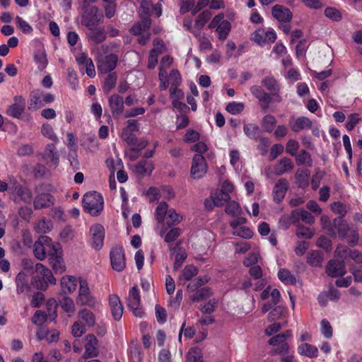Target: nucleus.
Returning <instances> with one entry per match:
<instances>
[{
  "mask_svg": "<svg viewBox=\"0 0 362 362\" xmlns=\"http://www.w3.org/2000/svg\"><path fill=\"white\" fill-rule=\"evenodd\" d=\"M231 30V24L228 21H222L221 24L216 29L218 33V37L221 40H225Z\"/></svg>",
  "mask_w": 362,
  "mask_h": 362,
  "instance_id": "a19ab883",
  "label": "nucleus"
},
{
  "mask_svg": "<svg viewBox=\"0 0 362 362\" xmlns=\"http://www.w3.org/2000/svg\"><path fill=\"white\" fill-rule=\"evenodd\" d=\"M85 357L97 356L99 351L98 339L93 334H88L85 338Z\"/></svg>",
  "mask_w": 362,
  "mask_h": 362,
  "instance_id": "c85d7f7f",
  "label": "nucleus"
},
{
  "mask_svg": "<svg viewBox=\"0 0 362 362\" xmlns=\"http://www.w3.org/2000/svg\"><path fill=\"white\" fill-rule=\"evenodd\" d=\"M262 84L266 88L274 98V102L280 103L282 100L281 96L279 94L280 85L278 81L272 76H265L262 80Z\"/></svg>",
  "mask_w": 362,
  "mask_h": 362,
  "instance_id": "f3484780",
  "label": "nucleus"
},
{
  "mask_svg": "<svg viewBox=\"0 0 362 362\" xmlns=\"http://www.w3.org/2000/svg\"><path fill=\"white\" fill-rule=\"evenodd\" d=\"M34 61L40 71H42L47 66V59L44 52L38 51L35 52L34 55Z\"/></svg>",
  "mask_w": 362,
  "mask_h": 362,
  "instance_id": "5fc2aeb1",
  "label": "nucleus"
},
{
  "mask_svg": "<svg viewBox=\"0 0 362 362\" xmlns=\"http://www.w3.org/2000/svg\"><path fill=\"white\" fill-rule=\"evenodd\" d=\"M298 352L300 355L314 358L317 356L318 351L316 346L308 343H303L298 346Z\"/></svg>",
  "mask_w": 362,
  "mask_h": 362,
  "instance_id": "f704fd0d",
  "label": "nucleus"
},
{
  "mask_svg": "<svg viewBox=\"0 0 362 362\" xmlns=\"http://www.w3.org/2000/svg\"><path fill=\"white\" fill-rule=\"evenodd\" d=\"M291 337V332L290 330H286V332L276 334V336L272 337L269 340V344L272 346H278L281 345L283 343L286 341V339Z\"/></svg>",
  "mask_w": 362,
  "mask_h": 362,
  "instance_id": "a18cd8bd",
  "label": "nucleus"
},
{
  "mask_svg": "<svg viewBox=\"0 0 362 362\" xmlns=\"http://www.w3.org/2000/svg\"><path fill=\"white\" fill-rule=\"evenodd\" d=\"M212 13L209 10H204L198 15L195 21L194 25L198 28H203L205 24L211 19Z\"/></svg>",
  "mask_w": 362,
  "mask_h": 362,
  "instance_id": "8fccbe9b",
  "label": "nucleus"
},
{
  "mask_svg": "<svg viewBox=\"0 0 362 362\" xmlns=\"http://www.w3.org/2000/svg\"><path fill=\"white\" fill-rule=\"evenodd\" d=\"M344 262L343 261L330 260L326 266V273L332 277L342 276L346 274Z\"/></svg>",
  "mask_w": 362,
  "mask_h": 362,
  "instance_id": "4be33fe9",
  "label": "nucleus"
},
{
  "mask_svg": "<svg viewBox=\"0 0 362 362\" xmlns=\"http://www.w3.org/2000/svg\"><path fill=\"white\" fill-rule=\"evenodd\" d=\"M59 249V245L52 246L53 252L49 253V261L54 272L61 274L65 271L66 267L62 257L58 255Z\"/></svg>",
  "mask_w": 362,
  "mask_h": 362,
  "instance_id": "aec40b11",
  "label": "nucleus"
},
{
  "mask_svg": "<svg viewBox=\"0 0 362 362\" xmlns=\"http://www.w3.org/2000/svg\"><path fill=\"white\" fill-rule=\"evenodd\" d=\"M167 218H168L167 223L169 226H173V225H176V224L179 223L180 222H181V221L182 219V216L180 214L176 213L175 209H170L168 210Z\"/></svg>",
  "mask_w": 362,
  "mask_h": 362,
  "instance_id": "338daca9",
  "label": "nucleus"
},
{
  "mask_svg": "<svg viewBox=\"0 0 362 362\" xmlns=\"http://www.w3.org/2000/svg\"><path fill=\"white\" fill-rule=\"evenodd\" d=\"M15 20L17 26L23 33L30 34L33 32V29L31 25L23 18L20 16H16Z\"/></svg>",
  "mask_w": 362,
  "mask_h": 362,
  "instance_id": "0e129e2a",
  "label": "nucleus"
},
{
  "mask_svg": "<svg viewBox=\"0 0 362 362\" xmlns=\"http://www.w3.org/2000/svg\"><path fill=\"white\" fill-rule=\"evenodd\" d=\"M250 39L258 45L263 47L267 43L274 42L276 39V34L271 28L267 30L264 28H259L252 33Z\"/></svg>",
  "mask_w": 362,
  "mask_h": 362,
  "instance_id": "1a4fd4ad",
  "label": "nucleus"
},
{
  "mask_svg": "<svg viewBox=\"0 0 362 362\" xmlns=\"http://www.w3.org/2000/svg\"><path fill=\"white\" fill-rule=\"evenodd\" d=\"M82 9L83 11L82 23L87 28L98 25L103 18V14L99 12L96 6H90V8Z\"/></svg>",
  "mask_w": 362,
  "mask_h": 362,
  "instance_id": "9d476101",
  "label": "nucleus"
},
{
  "mask_svg": "<svg viewBox=\"0 0 362 362\" xmlns=\"http://www.w3.org/2000/svg\"><path fill=\"white\" fill-rule=\"evenodd\" d=\"M91 236V245L96 250H99L103 246L105 238V228L100 224H95L90 228Z\"/></svg>",
  "mask_w": 362,
  "mask_h": 362,
  "instance_id": "dca6fc26",
  "label": "nucleus"
},
{
  "mask_svg": "<svg viewBox=\"0 0 362 362\" xmlns=\"http://www.w3.org/2000/svg\"><path fill=\"white\" fill-rule=\"evenodd\" d=\"M225 211L228 214L236 216L241 214V208L238 202L233 201L228 203Z\"/></svg>",
  "mask_w": 362,
  "mask_h": 362,
  "instance_id": "680f3d73",
  "label": "nucleus"
},
{
  "mask_svg": "<svg viewBox=\"0 0 362 362\" xmlns=\"http://www.w3.org/2000/svg\"><path fill=\"white\" fill-rule=\"evenodd\" d=\"M288 183L286 179L281 178L279 179L273 188V199L274 201L276 203L281 202L288 190Z\"/></svg>",
  "mask_w": 362,
  "mask_h": 362,
  "instance_id": "a878e982",
  "label": "nucleus"
},
{
  "mask_svg": "<svg viewBox=\"0 0 362 362\" xmlns=\"http://www.w3.org/2000/svg\"><path fill=\"white\" fill-rule=\"evenodd\" d=\"M244 133L252 139H257L259 136V128L254 124H247L243 127Z\"/></svg>",
  "mask_w": 362,
  "mask_h": 362,
  "instance_id": "09e8293b",
  "label": "nucleus"
},
{
  "mask_svg": "<svg viewBox=\"0 0 362 362\" xmlns=\"http://www.w3.org/2000/svg\"><path fill=\"white\" fill-rule=\"evenodd\" d=\"M82 204L86 212L98 216L103 209V198L97 192H89L83 195Z\"/></svg>",
  "mask_w": 362,
  "mask_h": 362,
  "instance_id": "f03ea898",
  "label": "nucleus"
},
{
  "mask_svg": "<svg viewBox=\"0 0 362 362\" xmlns=\"http://www.w3.org/2000/svg\"><path fill=\"white\" fill-rule=\"evenodd\" d=\"M278 277L285 284H294L296 283V278L288 270L285 269H281L279 271Z\"/></svg>",
  "mask_w": 362,
  "mask_h": 362,
  "instance_id": "603ef678",
  "label": "nucleus"
},
{
  "mask_svg": "<svg viewBox=\"0 0 362 362\" xmlns=\"http://www.w3.org/2000/svg\"><path fill=\"white\" fill-rule=\"evenodd\" d=\"M44 158L50 168H56L59 162V154L54 144L47 145L45 151Z\"/></svg>",
  "mask_w": 362,
  "mask_h": 362,
  "instance_id": "cd10ccee",
  "label": "nucleus"
},
{
  "mask_svg": "<svg viewBox=\"0 0 362 362\" xmlns=\"http://www.w3.org/2000/svg\"><path fill=\"white\" fill-rule=\"evenodd\" d=\"M47 191H48L47 185H41L36 188L37 195L33 202L35 209L48 208L54 204L53 197Z\"/></svg>",
  "mask_w": 362,
  "mask_h": 362,
  "instance_id": "0eeeda50",
  "label": "nucleus"
},
{
  "mask_svg": "<svg viewBox=\"0 0 362 362\" xmlns=\"http://www.w3.org/2000/svg\"><path fill=\"white\" fill-rule=\"evenodd\" d=\"M250 92L252 95L258 100L260 107L266 110L268 108L269 105L274 102V98L269 93H267L262 86L258 85H253L250 87Z\"/></svg>",
  "mask_w": 362,
  "mask_h": 362,
  "instance_id": "ddd939ff",
  "label": "nucleus"
},
{
  "mask_svg": "<svg viewBox=\"0 0 362 362\" xmlns=\"http://www.w3.org/2000/svg\"><path fill=\"white\" fill-rule=\"evenodd\" d=\"M186 362H205L202 350L197 347L191 348L186 355Z\"/></svg>",
  "mask_w": 362,
  "mask_h": 362,
  "instance_id": "58836bf2",
  "label": "nucleus"
},
{
  "mask_svg": "<svg viewBox=\"0 0 362 362\" xmlns=\"http://www.w3.org/2000/svg\"><path fill=\"white\" fill-rule=\"evenodd\" d=\"M117 62L118 57L115 54L100 56L98 62V69L101 73H110L116 68Z\"/></svg>",
  "mask_w": 362,
  "mask_h": 362,
  "instance_id": "f8f14e48",
  "label": "nucleus"
},
{
  "mask_svg": "<svg viewBox=\"0 0 362 362\" xmlns=\"http://www.w3.org/2000/svg\"><path fill=\"white\" fill-rule=\"evenodd\" d=\"M41 133L45 137H47L54 142L58 141V138L50 124L47 123L43 124L41 128Z\"/></svg>",
  "mask_w": 362,
  "mask_h": 362,
  "instance_id": "13d9d810",
  "label": "nucleus"
},
{
  "mask_svg": "<svg viewBox=\"0 0 362 362\" xmlns=\"http://www.w3.org/2000/svg\"><path fill=\"white\" fill-rule=\"evenodd\" d=\"M59 305L62 308L68 313H74L75 311V304L74 300L67 296L63 297L59 300Z\"/></svg>",
  "mask_w": 362,
  "mask_h": 362,
  "instance_id": "864d4df0",
  "label": "nucleus"
},
{
  "mask_svg": "<svg viewBox=\"0 0 362 362\" xmlns=\"http://www.w3.org/2000/svg\"><path fill=\"white\" fill-rule=\"evenodd\" d=\"M108 105L114 117L121 115L124 112L123 98L117 94H113L108 98Z\"/></svg>",
  "mask_w": 362,
  "mask_h": 362,
  "instance_id": "5701e85b",
  "label": "nucleus"
},
{
  "mask_svg": "<svg viewBox=\"0 0 362 362\" xmlns=\"http://www.w3.org/2000/svg\"><path fill=\"white\" fill-rule=\"evenodd\" d=\"M244 104L240 102H232L227 105L226 110L232 115L240 113L244 109Z\"/></svg>",
  "mask_w": 362,
  "mask_h": 362,
  "instance_id": "69168bd1",
  "label": "nucleus"
},
{
  "mask_svg": "<svg viewBox=\"0 0 362 362\" xmlns=\"http://www.w3.org/2000/svg\"><path fill=\"white\" fill-rule=\"evenodd\" d=\"M272 15L274 18L281 22L290 21L293 16L288 8L281 5H275L272 8Z\"/></svg>",
  "mask_w": 362,
  "mask_h": 362,
  "instance_id": "2f4dec72",
  "label": "nucleus"
},
{
  "mask_svg": "<svg viewBox=\"0 0 362 362\" xmlns=\"http://www.w3.org/2000/svg\"><path fill=\"white\" fill-rule=\"evenodd\" d=\"M209 280V278L207 276H199L187 286V289L189 291L194 292L199 287L206 284Z\"/></svg>",
  "mask_w": 362,
  "mask_h": 362,
  "instance_id": "e2e57ef3",
  "label": "nucleus"
},
{
  "mask_svg": "<svg viewBox=\"0 0 362 362\" xmlns=\"http://www.w3.org/2000/svg\"><path fill=\"white\" fill-rule=\"evenodd\" d=\"M35 228L37 233H47L52 230V223L50 221L42 219L37 223Z\"/></svg>",
  "mask_w": 362,
  "mask_h": 362,
  "instance_id": "4d7b16f0",
  "label": "nucleus"
},
{
  "mask_svg": "<svg viewBox=\"0 0 362 362\" xmlns=\"http://www.w3.org/2000/svg\"><path fill=\"white\" fill-rule=\"evenodd\" d=\"M301 209L293 210L290 215H283L279 219L280 226L286 230L291 224H296L300 220Z\"/></svg>",
  "mask_w": 362,
  "mask_h": 362,
  "instance_id": "c756f323",
  "label": "nucleus"
},
{
  "mask_svg": "<svg viewBox=\"0 0 362 362\" xmlns=\"http://www.w3.org/2000/svg\"><path fill=\"white\" fill-rule=\"evenodd\" d=\"M326 17L334 21H339L341 19V13L339 10L333 7H327L325 10Z\"/></svg>",
  "mask_w": 362,
  "mask_h": 362,
  "instance_id": "774afa93",
  "label": "nucleus"
},
{
  "mask_svg": "<svg viewBox=\"0 0 362 362\" xmlns=\"http://www.w3.org/2000/svg\"><path fill=\"white\" fill-rule=\"evenodd\" d=\"M51 239L47 236H41L38 240L35 243L33 246V252L35 256L40 260H43L46 257V254L49 248H52Z\"/></svg>",
  "mask_w": 362,
  "mask_h": 362,
  "instance_id": "4468645a",
  "label": "nucleus"
},
{
  "mask_svg": "<svg viewBox=\"0 0 362 362\" xmlns=\"http://www.w3.org/2000/svg\"><path fill=\"white\" fill-rule=\"evenodd\" d=\"M35 273L34 283L37 288L46 290L49 284H56V279L53 276L52 272L43 264L40 263L35 264Z\"/></svg>",
  "mask_w": 362,
  "mask_h": 362,
  "instance_id": "7ed1b4c3",
  "label": "nucleus"
},
{
  "mask_svg": "<svg viewBox=\"0 0 362 362\" xmlns=\"http://www.w3.org/2000/svg\"><path fill=\"white\" fill-rule=\"evenodd\" d=\"M153 169V163L146 160H141L134 168L135 173L142 176L150 175Z\"/></svg>",
  "mask_w": 362,
  "mask_h": 362,
  "instance_id": "72a5a7b5",
  "label": "nucleus"
},
{
  "mask_svg": "<svg viewBox=\"0 0 362 362\" xmlns=\"http://www.w3.org/2000/svg\"><path fill=\"white\" fill-rule=\"evenodd\" d=\"M293 168V164L290 158H283L275 165H269L264 168V174L267 178L274 176L281 175Z\"/></svg>",
  "mask_w": 362,
  "mask_h": 362,
  "instance_id": "39448f33",
  "label": "nucleus"
},
{
  "mask_svg": "<svg viewBox=\"0 0 362 362\" xmlns=\"http://www.w3.org/2000/svg\"><path fill=\"white\" fill-rule=\"evenodd\" d=\"M313 122L311 120L304 116L298 117L289 121V126L292 132L295 133L300 132L305 129L311 128Z\"/></svg>",
  "mask_w": 362,
  "mask_h": 362,
  "instance_id": "393cba45",
  "label": "nucleus"
},
{
  "mask_svg": "<svg viewBox=\"0 0 362 362\" xmlns=\"http://www.w3.org/2000/svg\"><path fill=\"white\" fill-rule=\"evenodd\" d=\"M109 305L113 318L119 321L123 315V306L119 297L116 294L109 296Z\"/></svg>",
  "mask_w": 362,
  "mask_h": 362,
  "instance_id": "b1692460",
  "label": "nucleus"
},
{
  "mask_svg": "<svg viewBox=\"0 0 362 362\" xmlns=\"http://www.w3.org/2000/svg\"><path fill=\"white\" fill-rule=\"evenodd\" d=\"M13 100L14 103L8 107L6 114L13 118H19L25 110V100L22 96H15Z\"/></svg>",
  "mask_w": 362,
  "mask_h": 362,
  "instance_id": "412c9836",
  "label": "nucleus"
},
{
  "mask_svg": "<svg viewBox=\"0 0 362 362\" xmlns=\"http://www.w3.org/2000/svg\"><path fill=\"white\" fill-rule=\"evenodd\" d=\"M75 59L80 66L86 67V73L89 77L93 78L95 76V70L93 62L86 53H78L75 55Z\"/></svg>",
  "mask_w": 362,
  "mask_h": 362,
  "instance_id": "6ab92c4d",
  "label": "nucleus"
},
{
  "mask_svg": "<svg viewBox=\"0 0 362 362\" xmlns=\"http://www.w3.org/2000/svg\"><path fill=\"white\" fill-rule=\"evenodd\" d=\"M351 228L341 218H334L328 233L331 235H338L341 239H345L346 235L349 233Z\"/></svg>",
  "mask_w": 362,
  "mask_h": 362,
  "instance_id": "a211bd4d",
  "label": "nucleus"
},
{
  "mask_svg": "<svg viewBox=\"0 0 362 362\" xmlns=\"http://www.w3.org/2000/svg\"><path fill=\"white\" fill-rule=\"evenodd\" d=\"M88 33L87 34L88 40L94 44H100L106 38V33L103 27L98 25L88 27Z\"/></svg>",
  "mask_w": 362,
  "mask_h": 362,
  "instance_id": "bb28decb",
  "label": "nucleus"
},
{
  "mask_svg": "<svg viewBox=\"0 0 362 362\" xmlns=\"http://www.w3.org/2000/svg\"><path fill=\"white\" fill-rule=\"evenodd\" d=\"M276 124V118L272 115H265L262 121V127L267 132H273L274 127Z\"/></svg>",
  "mask_w": 362,
  "mask_h": 362,
  "instance_id": "49530a36",
  "label": "nucleus"
},
{
  "mask_svg": "<svg viewBox=\"0 0 362 362\" xmlns=\"http://www.w3.org/2000/svg\"><path fill=\"white\" fill-rule=\"evenodd\" d=\"M296 235L299 238L310 239L314 235V231L303 225L297 224Z\"/></svg>",
  "mask_w": 362,
  "mask_h": 362,
  "instance_id": "3c124183",
  "label": "nucleus"
},
{
  "mask_svg": "<svg viewBox=\"0 0 362 362\" xmlns=\"http://www.w3.org/2000/svg\"><path fill=\"white\" fill-rule=\"evenodd\" d=\"M110 262L112 267L117 272H122L125 268L124 252L122 247H116L110 251Z\"/></svg>",
  "mask_w": 362,
  "mask_h": 362,
  "instance_id": "2eb2a0df",
  "label": "nucleus"
},
{
  "mask_svg": "<svg viewBox=\"0 0 362 362\" xmlns=\"http://www.w3.org/2000/svg\"><path fill=\"white\" fill-rule=\"evenodd\" d=\"M208 166L204 157L201 154H195L192 158L191 176L194 179L203 177L207 172Z\"/></svg>",
  "mask_w": 362,
  "mask_h": 362,
  "instance_id": "9b49d317",
  "label": "nucleus"
},
{
  "mask_svg": "<svg viewBox=\"0 0 362 362\" xmlns=\"http://www.w3.org/2000/svg\"><path fill=\"white\" fill-rule=\"evenodd\" d=\"M79 286L76 303L79 305H87L95 308L97 305V300L95 297L91 295L87 281L83 279H80Z\"/></svg>",
  "mask_w": 362,
  "mask_h": 362,
  "instance_id": "423d86ee",
  "label": "nucleus"
},
{
  "mask_svg": "<svg viewBox=\"0 0 362 362\" xmlns=\"http://www.w3.org/2000/svg\"><path fill=\"white\" fill-rule=\"evenodd\" d=\"M211 289L208 287H204L201 289L195 291V292L190 296V299L194 302H198L209 298L211 295Z\"/></svg>",
  "mask_w": 362,
  "mask_h": 362,
  "instance_id": "79ce46f5",
  "label": "nucleus"
},
{
  "mask_svg": "<svg viewBox=\"0 0 362 362\" xmlns=\"http://www.w3.org/2000/svg\"><path fill=\"white\" fill-rule=\"evenodd\" d=\"M151 21L149 17L141 18V21L134 24L130 29L134 35H140L149 33Z\"/></svg>",
  "mask_w": 362,
  "mask_h": 362,
  "instance_id": "7c9ffc66",
  "label": "nucleus"
},
{
  "mask_svg": "<svg viewBox=\"0 0 362 362\" xmlns=\"http://www.w3.org/2000/svg\"><path fill=\"white\" fill-rule=\"evenodd\" d=\"M162 50L158 48H153L149 53L148 59V68L150 69H154L158 64V57Z\"/></svg>",
  "mask_w": 362,
  "mask_h": 362,
  "instance_id": "bf43d9fd",
  "label": "nucleus"
},
{
  "mask_svg": "<svg viewBox=\"0 0 362 362\" xmlns=\"http://www.w3.org/2000/svg\"><path fill=\"white\" fill-rule=\"evenodd\" d=\"M55 97L53 94L45 93L41 90H35L30 95L29 106L30 110H37L46 104L54 102Z\"/></svg>",
  "mask_w": 362,
  "mask_h": 362,
  "instance_id": "20e7f679",
  "label": "nucleus"
},
{
  "mask_svg": "<svg viewBox=\"0 0 362 362\" xmlns=\"http://www.w3.org/2000/svg\"><path fill=\"white\" fill-rule=\"evenodd\" d=\"M296 163L298 165H306L308 166H312L313 160L310 153L305 150H301L298 154L296 155Z\"/></svg>",
  "mask_w": 362,
  "mask_h": 362,
  "instance_id": "37998d69",
  "label": "nucleus"
},
{
  "mask_svg": "<svg viewBox=\"0 0 362 362\" xmlns=\"http://www.w3.org/2000/svg\"><path fill=\"white\" fill-rule=\"evenodd\" d=\"M197 274L198 269L196 267L192 264L187 265L184 268L182 274L180 276V280L189 281L195 276Z\"/></svg>",
  "mask_w": 362,
  "mask_h": 362,
  "instance_id": "de8ad7c7",
  "label": "nucleus"
},
{
  "mask_svg": "<svg viewBox=\"0 0 362 362\" xmlns=\"http://www.w3.org/2000/svg\"><path fill=\"white\" fill-rule=\"evenodd\" d=\"M117 81V75L115 72L109 73L105 78L103 90L104 93H109L116 85Z\"/></svg>",
  "mask_w": 362,
  "mask_h": 362,
  "instance_id": "e433bc0d",
  "label": "nucleus"
},
{
  "mask_svg": "<svg viewBox=\"0 0 362 362\" xmlns=\"http://www.w3.org/2000/svg\"><path fill=\"white\" fill-rule=\"evenodd\" d=\"M323 255L320 251H312L307 256V262L311 267H321Z\"/></svg>",
  "mask_w": 362,
  "mask_h": 362,
  "instance_id": "4c0bfd02",
  "label": "nucleus"
},
{
  "mask_svg": "<svg viewBox=\"0 0 362 362\" xmlns=\"http://www.w3.org/2000/svg\"><path fill=\"white\" fill-rule=\"evenodd\" d=\"M62 290L65 293H71L76 291L78 281L75 276H65L61 279Z\"/></svg>",
  "mask_w": 362,
  "mask_h": 362,
  "instance_id": "473e14b6",
  "label": "nucleus"
},
{
  "mask_svg": "<svg viewBox=\"0 0 362 362\" xmlns=\"http://www.w3.org/2000/svg\"><path fill=\"white\" fill-rule=\"evenodd\" d=\"M153 2L151 0H142L141 1L139 14L141 18L149 17L153 8Z\"/></svg>",
  "mask_w": 362,
  "mask_h": 362,
  "instance_id": "6e6d98bb",
  "label": "nucleus"
},
{
  "mask_svg": "<svg viewBox=\"0 0 362 362\" xmlns=\"http://www.w3.org/2000/svg\"><path fill=\"white\" fill-rule=\"evenodd\" d=\"M78 316L89 327L94 326L95 324V316L90 310L86 308L81 310L78 312Z\"/></svg>",
  "mask_w": 362,
  "mask_h": 362,
  "instance_id": "c9c22d12",
  "label": "nucleus"
},
{
  "mask_svg": "<svg viewBox=\"0 0 362 362\" xmlns=\"http://www.w3.org/2000/svg\"><path fill=\"white\" fill-rule=\"evenodd\" d=\"M233 234L245 239H250L253 235L252 230L246 226H240L233 231Z\"/></svg>",
  "mask_w": 362,
  "mask_h": 362,
  "instance_id": "052dcab7",
  "label": "nucleus"
},
{
  "mask_svg": "<svg viewBox=\"0 0 362 362\" xmlns=\"http://www.w3.org/2000/svg\"><path fill=\"white\" fill-rule=\"evenodd\" d=\"M211 198H213L214 205L219 206H223L228 202L230 199V196L220 190H217L211 194Z\"/></svg>",
  "mask_w": 362,
  "mask_h": 362,
  "instance_id": "c03bdc74",
  "label": "nucleus"
},
{
  "mask_svg": "<svg viewBox=\"0 0 362 362\" xmlns=\"http://www.w3.org/2000/svg\"><path fill=\"white\" fill-rule=\"evenodd\" d=\"M168 205L166 202H162L158 204L156 209L155 216L159 223H163L165 216L168 217Z\"/></svg>",
  "mask_w": 362,
  "mask_h": 362,
  "instance_id": "ea45409f",
  "label": "nucleus"
},
{
  "mask_svg": "<svg viewBox=\"0 0 362 362\" xmlns=\"http://www.w3.org/2000/svg\"><path fill=\"white\" fill-rule=\"evenodd\" d=\"M127 306L135 316L142 317L144 315V312L141 307L140 293L138 287L136 286H133L129 291Z\"/></svg>",
  "mask_w": 362,
  "mask_h": 362,
  "instance_id": "6e6552de",
  "label": "nucleus"
},
{
  "mask_svg": "<svg viewBox=\"0 0 362 362\" xmlns=\"http://www.w3.org/2000/svg\"><path fill=\"white\" fill-rule=\"evenodd\" d=\"M9 196L17 204L21 202L29 204L33 199L31 190L28 187L21 185L15 178L10 179Z\"/></svg>",
  "mask_w": 362,
  "mask_h": 362,
  "instance_id": "f257e3e1",
  "label": "nucleus"
}]
</instances>
